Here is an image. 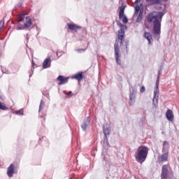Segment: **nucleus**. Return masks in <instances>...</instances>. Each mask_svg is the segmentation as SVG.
Returning <instances> with one entry per match:
<instances>
[{"label": "nucleus", "instance_id": "f257e3e1", "mask_svg": "<svg viewBox=\"0 0 179 179\" xmlns=\"http://www.w3.org/2000/svg\"><path fill=\"white\" fill-rule=\"evenodd\" d=\"M163 16H164V13L156 11L150 13L147 16L148 23L153 22V33L156 36H160V33L162 32V19H163Z\"/></svg>", "mask_w": 179, "mask_h": 179}, {"label": "nucleus", "instance_id": "f03ea898", "mask_svg": "<svg viewBox=\"0 0 179 179\" xmlns=\"http://www.w3.org/2000/svg\"><path fill=\"white\" fill-rule=\"evenodd\" d=\"M125 36V31L124 29H120L118 31L117 39H116L114 44L115 56L117 65H121V59H120V45H122V41H124V36Z\"/></svg>", "mask_w": 179, "mask_h": 179}, {"label": "nucleus", "instance_id": "7ed1b4c3", "mask_svg": "<svg viewBox=\"0 0 179 179\" xmlns=\"http://www.w3.org/2000/svg\"><path fill=\"white\" fill-rule=\"evenodd\" d=\"M148 153H149V148L145 145H141L138 147L136 154L135 159L138 163L142 164L146 158L148 157Z\"/></svg>", "mask_w": 179, "mask_h": 179}, {"label": "nucleus", "instance_id": "20e7f679", "mask_svg": "<svg viewBox=\"0 0 179 179\" xmlns=\"http://www.w3.org/2000/svg\"><path fill=\"white\" fill-rule=\"evenodd\" d=\"M134 7L135 8L134 16H136V15L139 13L136 22V23H141L142 19H143V10L142 9L143 8V4H142L141 1H136L134 3Z\"/></svg>", "mask_w": 179, "mask_h": 179}, {"label": "nucleus", "instance_id": "39448f33", "mask_svg": "<svg viewBox=\"0 0 179 179\" xmlns=\"http://www.w3.org/2000/svg\"><path fill=\"white\" fill-rule=\"evenodd\" d=\"M162 153L164 154L158 157L159 163L169 162V143L167 141H164L163 143Z\"/></svg>", "mask_w": 179, "mask_h": 179}, {"label": "nucleus", "instance_id": "423d86ee", "mask_svg": "<svg viewBox=\"0 0 179 179\" xmlns=\"http://www.w3.org/2000/svg\"><path fill=\"white\" fill-rule=\"evenodd\" d=\"M126 8L127 4H125V3H122V6L119 8V19H122V23H124V24L128 23V18L127 17V15H124V11Z\"/></svg>", "mask_w": 179, "mask_h": 179}, {"label": "nucleus", "instance_id": "0eeeda50", "mask_svg": "<svg viewBox=\"0 0 179 179\" xmlns=\"http://www.w3.org/2000/svg\"><path fill=\"white\" fill-rule=\"evenodd\" d=\"M31 18L30 17H26L24 25L18 24L17 26V30H24V29H30L31 27Z\"/></svg>", "mask_w": 179, "mask_h": 179}, {"label": "nucleus", "instance_id": "6e6552de", "mask_svg": "<svg viewBox=\"0 0 179 179\" xmlns=\"http://www.w3.org/2000/svg\"><path fill=\"white\" fill-rule=\"evenodd\" d=\"M159 87H155V90L154 92V97L152 99V104L155 108H157V104H159Z\"/></svg>", "mask_w": 179, "mask_h": 179}, {"label": "nucleus", "instance_id": "1a4fd4ad", "mask_svg": "<svg viewBox=\"0 0 179 179\" xmlns=\"http://www.w3.org/2000/svg\"><path fill=\"white\" fill-rule=\"evenodd\" d=\"M169 177V166L163 165L162 169L161 179H167Z\"/></svg>", "mask_w": 179, "mask_h": 179}, {"label": "nucleus", "instance_id": "9d476101", "mask_svg": "<svg viewBox=\"0 0 179 179\" xmlns=\"http://www.w3.org/2000/svg\"><path fill=\"white\" fill-rule=\"evenodd\" d=\"M15 164H11L7 169L8 177H9L10 178L13 177V175L15 174Z\"/></svg>", "mask_w": 179, "mask_h": 179}, {"label": "nucleus", "instance_id": "9b49d317", "mask_svg": "<svg viewBox=\"0 0 179 179\" xmlns=\"http://www.w3.org/2000/svg\"><path fill=\"white\" fill-rule=\"evenodd\" d=\"M155 8V9H157V10H166V4H163L162 1H156L154 2Z\"/></svg>", "mask_w": 179, "mask_h": 179}, {"label": "nucleus", "instance_id": "f8f14e48", "mask_svg": "<svg viewBox=\"0 0 179 179\" xmlns=\"http://www.w3.org/2000/svg\"><path fill=\"white\" fill-rule=\"evenodd\" d=\"M69 79V78H64L63 76H59L57 78V80L59 82V86H61V85H65L66 83H68Z\"/></svg>", "mask_w": 179, "mask_h": 179}, {"label": "nucleus", "instance_id": "ddd939ff", "mask_svg": "<svg viewBox=\"0 0 179 179\" xmlns=\"http://www.w3.org/2000/svg\"><path fill=\"white\" fill-rule=\"evenodd\" d=\"M69 30H73L76 33H78V30H80L82 27L80 26L76 25L75 24H67Z\"/></svg>", "mask_w": 179, "mask_h": 179}, {"label": "nucleus", "instance_id": "4468645a", "mask_svg": "<svg viewBox=\"0 0 179 179\" xmlns=\"http://www.w3.org/2000/svg\"><path fill=\"white\" fill-rule=\"evenodd\" d=\"M166 117L168 121H173L174 120V114H173V110L171 109H168L166 113Z\"/></svg>", "mask_w": 179, "mask_h": 179}, {"label": "nucleus", "instance_id": "2eb2a0df", "mask_svg": "<svg viewBox=\"0 0 179 179\" xmlns=\"http://www.w3.org/2000/svg\"><path fill=\"white\" fill-rule=\"evenodd\" d=\"M73 79H76L78 82H80L83 79V73L79 72L72 77Z\"/></svg>", "mask_w": 179, "mask_h": 179}, {"label": "nucleus", "instance_id": "dca6fc26", "mask_svg": "<svg viewBox=\"0 0 179 179\" xmlns=\"http://www.w3.org/2000/svg\"><path fill=\"white\" fill-rule=\"evenodd\" d=\"M144 36L145 38L148 40V44H152V34L150 32H145Z\"/></svg>", "mask_w": 179, "mask_h": 179}, {"label": "nucleus", "instance_id": "f3484780", "mask_svg": "<svg viewBox=\"0 0 179 179\" xmlns=\"http://www.w3.org/2000/svg\"><path fill=\"white\" fill-rule=\"evenodd\" d=\"M51 62V58L46 59L43 63V69H47L50 66H48V64Z\"/></svg>", "mask_w": 179, "mask_h": 179}, {"label": "nucleus", "instance_id": "a211bd4d", "mask_svg": "<svg viewBox=\"0 0 179 179\" xmlns=\"http://www.w3.org/2000/svg\"><path fill=\"white\" fill-rule=\"evenodd\" d=\"M17 20L18 24H20V22L24 20V14H19L17 17Z\"/></svg>", "mask_w": 179, "mask_h": 179}, {"label": "nucleus", "instance_id": "6ab92c4d", "mask_svg": "<svg viewBox=\"0 0 179 179\" xmlns=\"http://www.w3.org/2000/svg\"><path fill=\"white\" fill-rule=\"evenodd\" d=\"M0 110H3V111H6V110H9V108L6 107V104L0 102Z\"/></svg>", "mask_w": 179, "mask_h": 179}, {"label": "nucleus", "instance_id": "aec40b11", "mask_svg": "<svg viewBox=\"0 0 179 179\" xmlns=\"http://www.w3.org/2000/svg\"><path fill=\"white\" fill-rule=\"evenodd\" d=\"M15 114H16L17 115H24V110L23 109H20L18 110H15L14 112Z\"/></svg>", "mask_w": 179, "mask_h": 179}, {"label": "nucleus", "instance_id": "412c9836", "mask_svg": "<svg viewBox=\"0 0 179 179\" xmlns=\"http://www.w3.org/2000/svg\"><path fill=\"white\" fill-rule=\"evenodd\" d=\"M130 104H132L135 101V94H131L129 96Z\"/></svg>", "mask_w": 179, "mask_h": 179}, {"label": "nucleus", "instance_id": "4be33fe9", "mask_svg": "<svg viewBox=\"0 0 179 179\" xmlns=\"http://www.w3.org/2000/svg\"><path fill=\"white\" fill-rule=\"evenodd\" d=\"M44 106H45V103L44 102V101L41 100L39 106V111H41L43 108H44Z\"/></svg>", "mask_w": 179, "mask_h": 179}, {"label": "nucleus", "instance_id": "5701e85b", "mask_svg": "<svg viewBox=\"0 0 179 179\" xmlns=\"http://www.w3.org/2000/svg\"><path fill=\"white\" fill-rule=\"evenodd\" d=\"M81 127L83 128V129H84V131H86V129H87V124H86L85 122L83 123Z\"/></svg>", "mask_w": 179, "mask_h": 179}, {"label": "nucleus", "instance_id": "b1692460", "mask_svg": "<svg viewBox=\"0 0 179 179\" xmlns=\"http://www.w3.org/2000/svg\"><path fill=\"white\" fill-rule=\"evenodd\" d=\"M103 134L104 135H110V130H108V129H104Z\"/></svg>", "mask_w": 179, "mask_h": 179}, {"label": "nucleus", "instance_id": "393cba45", "mask_svg": "<svg viewBox=\"0 0 179 179\" xmlns=\"http://www.w3.org/2000/svg\"><path fill=\"white\" fill-rule=\"evenodd\" d=\"M159 79H160V76H157V80H156V85H155V87H159Z\"/></svg>", "mask_w": 179, "mask_h": 179}, {"label": "nucleus", "instance_id": "a878e982", "mask_svg": "<svg viewBox=\"0 0 179 179\" xmlns=\"http://www.w3.org/2000/svg\"><path fill=\"white\" fill-rule=\"evenodd\" d=\"M146 89L145 88V86H142L141 90H140V92L141 93H145Z\"/></svg>", "mask_w": 179, "mask_h": 179}, {"label": "nucleus", "instance_id": "bb28decb", "mask_svg": "<svg viewBox=\"0 0 179 179\" xmlns=\"http://www.w3.org/2000/svg\"><path fill=\"white\" fill-rule=\"evenodd\" d=\"M76 51H77L78 52H80L81 51L85 52V49H78Z\"/></svg>", "mask_w": 179, "mask_h": 179}, {"label": "nucleus", "instance_id": "cd10ccee", "mask_svg": "<svg viewBox=\"0 0 179 179\" xmlns=\"http://www.w3.org/2000/svg\"><path fill=\"white\" fill-rule=\"evenodd\" d=\"M117 24H118L119 27H124V24H122L120 23V22H118Z\"/></svg>", "mask_w": 179, "mask_h": 179}, {"label": "nucleus", "instance_id": "c85d7f7f", "mask_svg": "<svg viewBox=\"0 0 179 179\" xmlns=\"http://www.w3.org/2000/svg\"><path fill=\"white\" fill-rule=\"evenodd\" d=\"M71 94H72V92H70L67 94L68 96H71Z\"/></svg>", "mask_w": 179, "mask_h": 179}, {"label": "nucleus", "instance_id": "c756f323", "mask_svg": "<svg viewBox=\"0 0 179 179\" xmlns=\"http://www.w3.org/2000/svg\"><path fill=\"white\" fill-rule=\"evenodd\" d=\"M0 24H2V27H3L4 22H0Z\"/></svg>", "mask_w": 179, "mask_h": 179}, {"label": "nucleus", "instance_id": "7c9ffc66", "mask_svg": "<svg viewBox=\"0 0 179 179\" xmlns=\"http://www.w3.org/2000/svg\"><path fill=\"white\" fill-rule=\"evenodd\" d=\"M0 99H1V100H3V98L2 96H0Z\"/></svg>", "mask_w": 179, "mask_h": 179}, {"label": "nucleus", "instance_id": "2f4dec72", "mask_svg": "<svg viewBox=\"0 0 179 179\" xmlns=\"http://www.w3.org/2000/svg\"><path fill=\"white\" fill-rule=\"evenodd\" d=\"M126 48H128V46H127V45H126Z\"/></svg>", "mask_w": 179, "mask_h": 179}, {"label": "nucleus", "instance_id": "473e14b6", "mask_svg": "<svg viewBox=\"0 0 179 179\" xmlns=\"http://www.w3.org/2000/svg\"><path fill=\"white\" fill-rule=\"evenodd\" d=\"M33 65H34V62H32Z\"/></svg>", "mask_w": 179, "mask_h": 179}, {"label": "nucleus", "instance_id": "72a5a7b5", "mask_svg": "<svg viewBox=\"0 0 179 179\" xmlns=\"http://www.w3.org/2000/svg\"><path fill=\"white\" fill-rule=\"evenodd\" d=\"M33 65H34V62H32Z\"/></svg>", "mask_w": 179, "mask_h": 179}, {"label": "nucleus", "instance_id": "f704fd0d", "mask_svg": "<svg viewBox=\"0 0 179 179\" xmlns=\"http://www.w3.org/2000/svg\"><path fill=\"white\" fill-rule=\"evenodd\" d=\"M136 1H141V0H136Z\"/></svg>", "mask_w": 179, "mask_h": 179}]
</instances>
